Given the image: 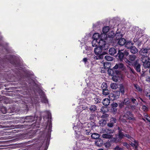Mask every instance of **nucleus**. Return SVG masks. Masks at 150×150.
Wrapping results in <instances>:
<instances>
[{"instance_id": "nucleus-6", "label": "nucleus", "mask_w": 150, "mask_h": 150, "mask_svg": "<svg viewBox=\"0 0 150 150\" xmlns=\"http://www.w3.org/2000/svg\"><path fill=\"white\" fill-rule=\"evenodd\" d=\"M124 116L127 119L129 120H135V118L132 115L129 111H127V113L124 115Z\"/></svg>"}, {"instance_id": "nucleus-45", "label": "nucleus", "mask_w": 150, "mask_h": 150, "mask_svg": "<svg viewBox=\"0 0 150 150\" xmlns=\"http://www.w3.org/2000/svg\"><path fill=\"white\" fill-rule=\"evenodd\" d=\"M105 146L106 148H109L110 146V144L109 142H107L105 144Z\"/></svg>"}, {"instance_id": "nucleus-37", "label": "nucleus", "mask_w": 150, "mask_h": 150, "mask_svg": "<svg viewBox=\"0 0 150 150\" xmlns=\"http://www.w3.org/2000/svg\"><path fill=\"white\" fill-rule=\"evenodd\" d=\"M130 145L135 149H137L138 147V144H135L132 142L130 144Z\"/></svg>"}, {"instance_id": "nucleus-26", "label": "nucleus", "mask_w": 150, "mask_h": 150, "mask_svg": "<svg viewBox=\"0 0 150 150\" xmlns=\"http://www.w3.org/2000/svg\"><path fill=\"white\" fill-rule=\"evenodd\" d=\"M109 28L108 26H105L103 28V32L104 33H106L109 31Z\"/></svg>"}, {"instance_id": "nucleus-21", "label": "nucleus", "mask_w": 150, "mask_h": 150, "mask_svg": "<svg viewBox=\"0 0 150 150\" xmlns=\"http://www.w3.org/2000/svg\"><path fill=\"white\" fill-rule=\"evenodd\" d=\"M100 137L99 135L96 133H94L93 134L91 135V137L92 138L96 139Z\"/></svg>"}, {"instance_id": "nucleus-35", "label": "nucleus", "mask_w": 150, "mask_h": 150, "mask_svg": "<svg viewBox=\"0 0 150 150\" xmlns=\"http://www.w3.org/2000/svg\"><path fill=\"white\" fill-rule=\"evenodd\" d=\"M103 94V95L106 96L109 94V92L108 89L102 90Z\"/></svg>"}, {"instance_id": "nucleus-24", "label": "nucleus", "mask_w": 150, "mask_h": 150, "mask_svg": "<svg viewBox=\"0 0 150 150\" xmlns=\"http://www.w3.org/2000/svg\"><path fill=\"white\" fill-rule=\"evenodd\" d=\"M98 41L96 39H93L92 42V44L93 47H96L98 44Z\"/></svg>"}, {"instance_id": "nucleus-3", "label": "nucleus", "mask_w": 150, "mask_h": 150, "mask_svg": "<svg viewBox=\"0 0 150 150\" xmlns=\"http://www.w3.org/2000/svg\"><path fill=\"white\" fill-rule=\"evenodd\" d=\"M120 95V92L118 91H113L112 93H110L108 97L111 100H114L119 98Z\"/></svg>"}, {"instance_id": "nucleus-64", "label": "nucleus", "mask_w": 150, "mask_h": 150, "mask_svg": "<svg viewBox=\"0 0 150 150\" xmlns=\"http://www.w3.org/2000/svg\"><path fill=\"white\" fill-rule=\"evenodd\" d=\"M148 97H149V98L150 100V95Z\"/></svg>"}, {"instance_id": "nucleus-48", "label": "nucleus", "mask_w": 150, "mask_h": 150, "mask_svg": "<svg viewBox=\"0 0 150 150\" xmlns=\"http://www.w3.org/2000/svg\"><path fill=\"white\" fill-rule=\"evenodd\" d=\"M142 109L144 111H146L148 110L147 107L145 105H143L142 106Z\"/></svg>"}, {"instance_id": "nucleus-23", "label": "nucleus", "mask_w": 150, "mask_h": 150, "mask_svg": "<svg viewBox=\"0 0 150 150\" xmlns=\"http://www.w3.org/2000/svg\"><path fill=\"white\" fill-rule=\"evenodd\" d=\"M99 34L98 33H95L93 35V39H96V40H99L100 39V38Z\"/></svg>"}, {"instance_id": "nucleus-30", "label": "nucleus", "mask_w": 150, "mask_h": 150, "mask_svg": "<svg viewBox=\"0 0 150 150\" xmlns=\"http://www.w3.org/2000/svg\"><path fill=\"white\" fill-rule=\"evenodd\" d=\"M102 90H104L107 89V84L105 83H103L101 86Z\"/></svg>"}, {"instance_id": "nucleus-57", "label": "nucleus", "mask_w": 150, "mask_h": 150, "mask_svg": "<svg viewBox=\"0 0 150 150\" xmlns=\"http://www.w3.org/2000/svg\"><path fill=\"white\" fill-rule=\"evenodd\" d=\"M144 117L145 119H146V118L148 117L149 116H148V115L146 113H145L144 114Z\"/></svg>"}, {"instance_id": "nucleus-60", "label": "nucleus", "mask_w": 150, "mask_h": 150, "mask_svg": "<svg viewBox=\"0 0 150 150\" xmlns=\"http://www.w3.org/2000/svg\"><path fill=\"white\" fill-rule=\"evenodd\" d=\"M130 70L132 71V72L133 73H134V71L132 69L130 68H129Z\"/></svg>"}, {"instance_id": "nucleus-9", "label": "nucleus", "mask_w": 150, "mask_h": 150, "mask_svg": "<svg viewBox=\"0 0 150 150\" xmlns=\"http://www.w3.org/2000/svg\"><path fill=\"white\" fill-rule=\"evenodd\" d=\"M149 50L146 49H142L139 52V53L142 56V57L145 56V55L146 53H147L148 51Z\"/></svg>"}, {"instance_id": "nucleus-29", "label": "nucleus", "mask_w": 150, "mask_h": 150, "mask_svg": "<svg viewBox=\"0 0 150 150\" xmlns=\"http://www.w3.org/2000/svg\"><path fill=\"white\" fill-rule=\"evenodd\" d=\"M108 37L111 38H112L115 36V34L114 32L111 31L108 34Z\"/></svg>"}, {"instance_id": "nucleus-19", "label": "nucleus", "mask_w": 150, "mask_h": 150, "mask_svg": "<svg viewBox=\"0 0 150 150\" xmlns=\"http://www.w3.org/2000/svg\"><path fill=\"white\" fill-rule=\"evenodd\" d=\"M134 86L136 91L138 92L142 93V89L137 84H134Z\"/></svg>"}, {"instance_id": "nucleus-40", "label": "nucleus", "mask_w": 150, "mask_h": 150, "mask_svg": "<svg viewBox=\"0 0 150 150\" xmlns=\"http://www.w3.org/2000/svg\"><path fill=\"white\" fill-rule=\"evenodd\" d=\"M132 101L133 102V103L135 104L136 105H137L138 104V103L136 100L134 98H131Z\"/></svg>"}, {"instance_id": "nucleus-42", "label": "nucleus", "mask_w": 150, "mask_h": 150, "mask_svg": "<svg viewBox=\"0 0 150 150\" xmlns=\"http://www.w3.org/2000/svg\"><path fill=\"white\" fill-rule=\"evenodd\" d=\"M111 106L112 107V108H116L118 104L116 103H113L111 104Z\"/></svg>"}, {"instance_id": "nucleus-33", "label": "nucleus", "mask_w": 150, "mask_h": 150, "mask_svg": "<svg viewBox=\"0 0 150 150\" xmlns=\"http://www.w3.org/2000/svg\"><path fill=\"white\" fill-rule=\"evenodd\" d=\"M105 58L107 60L109 61H112L113 59V58L112 57L108 55L105 56Z\"/></svg>"}, {"instance_id": "nucleus-16", "label": "nucleus", "mask_w": 150, "mask_h": 150, "mask_svg": "<svg viewBox=\"0 0 150 150\" xmlns=\"http://www.w3.org/2000/svg\"><path fill=\"white\" fill-rule=\"evenodd\" d=\"M118 41V42L119 45H125L126 43V40L124 38H121Z\"/></svg>"}, {"instance_id": "nucleus-36", "label": "nucleus", "mask_w": 150, "mask_h": 150, "mask_svg": "<svg viewBox=\"0 0 150 150\" xmlns=\"http://www.w3.org/2000/svg\"><path fill=\"white\" fill-rule=\"evenodd\" d=\"M120 91L122 94H124L125 93L124 88L123 86L122 85H121L120 86Z\"/></svg>"}, {"instance_id": "nucleus-8", "label": "nucleus", "mask_w": 150, "mask_h": 150, "mask_svg": "<svg viewBox=\"0 0 150 150\" xmlns=\"http://www.w3.org/2000/svg\"><path fill=\"white\" fill-rule=\"evenodd\" d=\"M34 119L35 117L34 116H31L23 117V119L28 120V121L29 123L33 122L34 121Z\"/></svg>"}, {"instance_id": "nucleus-58", "label": "nucleus", "mask_w": 150, "mask_h": 150, "mask_svg": "<svg viewBox=\"0 0 150 150\" xmlns=\"http://www.w3.org/2000/svg\"><path fill=\"white\" fill-rule=\"evenodd\" d=\"M87 59L86 58H84L83 59V62H86L87 61Z\"/></svg>"}, {"instance_id": "nucleus-7", "label": "nucleus", "mask_w": 150, "mask_h": 150, "mask_svg": "<svg viewBox=\"0 0 150 150\" xmlns=\"http://www.w3.org/2000/svg\"><path fill=\"white\" fill-rule=\"evenodd\" d=\"M138 61L139 60H136V62L134 63V68L138 72H140L141 71V65L138 63Z\"/></svg>"}, {"instance_id": "nucleus-39", "label": "nucleus", "mask_w": 150, "mask_h": 150, "mask_svg": "<svg viewBox=\"0 0 150 150\" xmlns=\"http://www.w3.org/2000/svg\"><path fill=\"white\" fill-rule=\"evenodd\" d=\"M101 110L103 112H106L108 111V109L106 107H102Z\"/></svg>"}, {"instance_id": "nucleus-1", "label": "nucleus", "mask_w": 150, "mask_h": 150, "mask_svg": "<svg viewBox=\"0 0 150 150\" xmlns=\"http://www.w3.org/2000/svg\"><path fill=\"white\" fill-rule=\"evenodd\" d=\"M104 50L99 47L95 48L94 52L97 56L94 57V59H102L103 57V55L105 54V52L103 51Z\"/></svg>"}, {"instance_id": "nucleus-14", "label": "nucleus", "mask_w": 150, "mask_h": 150, "mask_svg": "<svg viewBox=\"0 0 150 150\" xmlns=\"http://www.w3.org/2000/svg\"><path fill=\"white\" fill-rule=\"evenodd\" d=\"M133 44L130 41L126 42L125 44V47L127 49L130 48L133 45Z\"/></svg>"}, {"instance_id": "nucleus-34", "label": "nucleus", "mask_w": 150, "mask_h": 150, "mask_svg": "<svg viewBox=\"0 0 150 150\" xmlns=\"http://www.w3.org/2000/svg\"><path fill=\"white\" fill-rule=\"evenodd\" d=\"M129 103V101L128 98H125L122 102V104H125V105H127Z\"/></svg>"}, {"instance_id": "nucleus-31", "label": "nucleus", "mask_w": 150, "mask_h": 150, "mask_svg": "<svg viewBox=\"0 0 150 150\" xmlns=\"http://www.w3.org/2000/svg\"><path fill=\"white\" fill-rule=\"evenodd\" d=\"M96 108L95 105H91L89 109L92 112H93L96 110Z\"/></svg>"}, {"instance_id": "nucleus-22", "label": "nucleus", "mask_w": 150, "mask_h": 150, "mask_svg": "<svg viewBox=\"0 0 150 150\" xmlns=\"http://www.w3.org/2000/svg\"><path fill=\"white\" fill-rule=\"evenodd\" d=\"M106 122L105 120H102L99 122V124L100 126H103L106 124Z\"/></svg>"}, {"instance_id": "nucleus-11", "label": "nucleus", "mask_w": 150, "mask_h": 150, "mask_svg": "<svg viewBox=\"0 0 150 150\" xmlns=\"http://www.w3.org/2000/svg\"><path fill=\"white\" fill-rule=\"evenodd\" d=\"M112 133H109L106 134H103L102 135V137L104 138L110 139L112 137Z\"/></svg>"}, {"instance_id": "nucleus-54", "label": "nucleus", "mask_w": 150, "mask_h": 150, "mask_svg": "<svg viewBox=\"0 0 150 150\" xmlns=\"http://www.w3.org/2000/svg\"><path fill=\"white\" fill-rule=\"evenodd\" d=\"M146 80L147 81L150 82V77L149 76H147L146 77Z\"/></svg>"}, {"instance_id": "nucleus-13", "label": "nucleus", "mask_w": 150, "mask_h": 150, "mask_svg": "<svg viewBox=\"0 0 150 150\" xmlns=\"http://www.w3.org/2000/svg\"><path fill=\"white\" fill-rule=\"evenodd\" d=\"M110 103V100L108 98L104 99L102 102L103 104L106 106L109 105Z\"/></svg>"}, {"instance_id": "nucleus-15", "label": "nucleus", "mask_w": 150, "mask_h": 150, "mask_svg": "<svg viewBox=\"0 0 150 150\" xmlns=\"http://www.w3.org/2000/svg\"><path fill=\"white\" fill-rule=\"evenodd\" d=\"M116 52V50L114 48H110L109 50V53L112 55H113L115 54Z\"/></svg>"}, {"instance_id": "nucleus-51", "label": "nucleus", "mask_w": 150, "mask_h": 150, "mask_svg": "<svg viewBox=\"0 0 150 150\" xmlns=\"http://www.w3.org/2000/svg\"><path fill=\"white\" fill-rule=\"evenodd\" d=\"M119 68V66L118 64H117L113 67V69H117Z\"/></svg>"}, {"instance_id": "nucleus-53", "label": "nucleus", "mask_w": 150, "mask_h": 150, "mask_svg": "<svg viewBox=\"0 0 150 150\" xmlns=\"http://www.w3.org/2000/svg\"><path fill=\"white\" fill-rule=\"evenodd\" d=\"M124 54V56H127L129 54V53L127 51H125Z\"/></svg>"}, {"instance_id": "nucleus-5", "label": "nucleus", "mask_w": 150, "mask_h": 150, "mask_svg": "<svg viewBox=\"0 0 150 150\" xmlns=\"http://www.w3.org/2000/svg\"><path fill=\"white\" fill-rule=\"evenodd\" d=\"M99 47L101 48L103 50H105L107 49V46H106V42L103 39H100L98 40Z\"/></svg>"}, {"instance_id": "nucleus-17", "label": "nucleus", "mask_w": 150, "mask_h": 150, "mask_svg": "<svg viewBox=\"0 0 150 150\" xmlns=\"http://www.w3.org/2000/svg\"><path fill=\"white\" fill-rule=\"evenodd\" d=\"M41 98L42 99L41 100L42 102L47 103L48 102V100L45 97V94L42 93V95L41 96Z\"/></svg>"}, {"instance_id": "nucleus-2", "label": "nucleus", "mask_w": 150, "mask_h": 150, "mask_svg": "<svg viewBox=\"0 0 150 150\" xmlns=\"http://www.w3.org/2000/svg\"><path fill=\"white\" fill-rule=\"evenodd\" d=\"M141 61L143 63V65L146 68H149L150 67V62L148 57L144 56L141 58Z\"/></svg>"}, {"instance_id": "nucleus-38", "label": "nucleus", "mask_w": 150, "mask_h": 150, "mask_svg": "<svg viewBox=\"0 0 150 150\" xmlns=\"http://www.w3.org/2000/svg\"><path fill=\"white\" fill-rule=\"evenodd\" d=\"M116 119L114 117H112L110 120V122L114 124L116 122Z\"/></svg>"}, {"instance_id": "nucleus-47", "label": "nucleus", "mask_w": 150, "mask_h": 150, "mask_svg": "<svg viewBox=\"0 0 150 150\" xmlns=\"http://www.w3.org/2000/svg\"><path fill=\"white\" fill-rule=\"evenodd\" d=\"M87 108H88L86 107H83V106H80L79 107V109H80L81 110H85Z\"/></svg>"}, {"instance_id": "nucleus-44", "label": "nucleus", "mask_w": 150, "mask_h": 150, "mask_svg": "<svg viewBox=\"0 0 150 150\" xmlns=\"http://www.w3.org/2000/svg\"><path fill=\"white\" fill-rule=\"evenodd\" d=\"M123 144L124 146L126 147L127 148L129 149V145L126 142H124L123 143Z\"/></svg>"}, {"instance_id": "nucleus-59", "label": "nucleus", "mask_w": 150, "mask_h": 150, "mask_svg": "<svg viewBox=\"0 0 150 150\" xmlns=\"http://www.w3.org/2000/svg\"><path fill=\"white\" fill-rule=\"evenodd\" d=\"M98 142L97 141V142H96V144L97 145V146H99V145H100V144H99V143H98Z\"/></svg>"}, {"instance_id": "nucleus-12", "label": "nucleus", "mask_w": 150, "mask_h": 150, "mask_svg": "<svg viewBox=\"0 0 150 150\" xmlns=\"http://www.w3.org/2000/svg\"><path fill=\"white\" fill-rule=\"evenodd\" d=\"M110 64L109 62H105L104 64H103L104 68H102L101 69V72L102 73H104L106 71V68L107 67L108 68V67H107V65L108 64L109 65Z\"/></svg>"}, {"instance_id": "nucleus-46", "label": "nucleus", "mask_w": 150, "mask_h": 150, "mask_svg": "<svg viewBox=\"0 0 150 150\" xmlns=\"http://www.w3.org/2000/svg\"><path fill=\"white\" fill-rule=\"evenodd\" d=\"M124 59L126 63H127L129 65H130L131 64V62L128 59H127L126 58H124Z\"/></svg>"}, {"instance_id": "nucleus-20", "label": "nucleus", "mask_w": 150, "mask_h": 150, "mask_svg": "<svg viewBox=\"0 0 150 150\" xmlns=\"http://www.w3.org/2000/svg\"><path fill=\"white\" fill-rule=\"evenodd\" d=\"M115 37L117 40H119L122 38V34L120 32H118L116 33Z\"/></svg>"}, {"instance_id": "nucleus-41", "label": "nucleus", "mask_w": 150, "mask_h": 150, "mask_svg": "<svg viewBox=\"0 0 150 150\" xmlns=\"http://www.w3.org/2000/svg\"><path fill=\"white\" fill-rule=\"evenodd\" d=\"M117 109L115 108H112L111 109V111L114 114L116 113L117 111Z\"/></svg>"}, {"instance_id": "nucleus-50", "label": "nucleus", "mask_w": 150, "mask_h": 150, "mask_svg": "<svg viewBox=\"0 0 150 150\" xmlns=\"http://www.w3.org/2000/svg\"><path fill=\"white\" fill-rule=\"evenodd\" d=\"M118 64V65L119 68H122L123 67L124 65L122 63H119Z\"/></svg>"}, {"instance_id": "nucleus-27", "label": "nucleus", "mask_w": 150, "mask_h": 150, "mask_svg": "<svg viewBox=\"0 0 150 150\" xmlns=\"http://www.w3.org/2000/svg\"><path fill=\"white\" fill-rule=\"evenodd\" d=\"M136 58V56L134 55H129V58L130 61H133L135 60Z\"/></svg>"}, {"instance_id": "nucleus-49", "label": "nucleus", "mask_w": 150, "mask_h": 150, "mask_svg": "<svg viewBox=\"0 0 150 150\" xmlns=\"http://www.w3.org/2000/svg\"><path fill=\"white\" fill-rule=\"evenodd\" d=\"M107 126L109 127H112L113 126V124L112 123L110 122L108 124Z\"/></svg>"}, {"instance_id": "nucleus-4", "label": "nucleus", "mask_w": 150, "mask_h": 150, "mask_svg": "<svg viewBox=\"0 0 150 150\" xmlns=\"http://www.w3.org/2000/svg\"><path fill=\"white\" fill-rule=\"evenodd\" d=\"M119 136L120 138H122L124 137H125L128 138L130 139L132 141H133V140L134 143L138 144V143L137 141L134 139L133 138L127 134H124L123 132H119Z\"/></svg>"}, {"instance_id": "nucleus-62", "label": "nucleus", "mask_w": 150, "mask_h": 150, "mask_svg": "<svg viewBox=\"0 0 150 150\" xmlns=\"http://www.w3.org/2000/svg\"><path fill=\"white\" fill-rule=\"evenodd\" d=\"M89 133H90V132H87L86 134H89Z\"/></svg>"}, {"instance_id": "nucleus-18", "label": "nucleus", "mask_w": 150, "mask_h": 150, "mask_svg": "<svg viewBox=\"0 0 150 150\" xmlns=\"http://www.w3.org/2000/svg\"><path fill=\"white\" fill-rule=\"evenodd\" d=\"M122 50H119L118 51V56L120 60H121L122 59L124 56L123 53L120 52V51H122Z\"/></svg>"}, {"instance_id": "nucleus-43", "label": "nucleus", "mask_w": 150, "mask_h": 150, "mask_svg": "<svg viewBox=\"0 0 150 150\" xmlns=\"http://www.w3.org/2000/svg\"><path fill=\"white\" fill-rule=\"evenodd\" d=\"M114 150H123L122 148L120 147L119 146H117L114 149Z\"/></svg>"}, {"instance_id": "nucleus-56", "label": "nucleus", "mask_w": 150, "mask_h": 150, "mask_svg": "<svg viewBox=\"0 0 150 150\" xmlns=\"http://www.w3.org/2000/svg\"><path fill=\"white\" fill-rule=\"evenodd\" d=\"M125 105V104H122V102L120 103L119 105V106L120 107H122L123 105Z\"/></svg>"}, {"instance_id": "nucleus-55", "label": "nucleus", "mask_w": 150, "mask_h": 150, "mask_svg": "<svg viewBox=\"0 0 150 150\" xmlns=\"http://www.w3.org/2000/svg\"><path fill=\"white\" fill-rule=\"evenodd\" d=\"M146 119L150 123V117H148L146 118Z\"/></svg>"}, {"instance_id": "nucleus-52", "label": "nucleus", "mask_w": 150, "mask_h": 150, "mask_svg": "<svg viewBox=\"0 0 150 150\" xmlns=\"http://www.w3.org/2000/svg\"><path fill=\"white\" fill-rule=\"evenodd\" d=\"M116 78V76H114L112 77V79L113 81L115 82H117L118 81V80L115 79Z\"/></svg>"}, {"instance_id": "nucleus-10", "label": "nucleus", "mask_w": 150, "mask_h": 150, "mask_svg": "<svg viewBox=\"0 0 150 150\" xmlns=\"http://www.w3.org/2000/svg\"><path fill=\"white\" fill-rule=\"evenodd\" d=\"M130 50L131 52L133 54H136L138 52L137 48L134 46L131 47Z\"/></svg>"}, {"instance_id": "nucleus-63", "label": "nucleus", "mask_w": 150, "mask_h": 150, "mask_svg": "<svg viewBox=\"0 0 150 150\" xmlns=\"http://www.w3.org/2000/svg\"><path fill=\"white\" fill-rule=\"evenodd\" d=\"M77 127H77V126H74V127H73V128H75V129H76V128H77Z\"/></svg>"}, {"instance_id": "nucleus-28", "label": "nucleus", "mask_w": 150, "mask_h": 150, "mask_svg": "<svg viewBox=\"0 0 150 150\" xmlns=\"http://www.w3.org/2000/svg\"><path fill=\"white\" fill-rule=\"evenodd\" d=\"M49 123V125H47L46 126V129L47 130H48V131H51L52 127L51 121H50Z\"/></svg>"}, {"instance_id": "nucleus-25", "label": "nucleus", "mask_w": 150, "mask_h": 150, "mask_svg": "<svg viewBox=\"0 0 150 150\" xmlns=\"http://www.w3.org/2000/svg\"><path fill=\"white\" fill-rule=\"evenodd\" d=\"M111 88L113 89H117L118 86L117 84L115 83H112L110 84Z\"/></svg>"}, {"instance_id": "nucleus-32", "label": "nucleus", "mask_w": 150, "mask_h": 150, "mask_svg": "<svg viewBox=\"0 0 150 150\" xmlns=\"http://www.w3.org/2000/svg\"><path fill=\"white\" fill-rule=\"evenodd\" d=\"M144 94L147 97L150 95V91L149 89H146L144 91Z\"/></svg>"}, {"instance_id": "nucleus-61", "label": "nucleus", "mask_w": 150, "mask_h": 150, "mask_svg": "<svg viewBox=\"0 0 150 150\" xmlns=\"http://www.w3.org/2000/svg\"><path fill=\"white\" fill-rule=\"evenodd\" d=\"M118 130L119 131H121V129L119 127H118Z\"/></svg>"}]
</instances>
